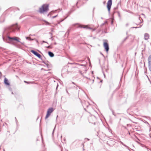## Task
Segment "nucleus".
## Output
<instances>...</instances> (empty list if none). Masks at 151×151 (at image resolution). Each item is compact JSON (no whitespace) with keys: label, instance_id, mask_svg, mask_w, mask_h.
Here are the masks:
<instances>
[{"label":"nucleus","instance_id":"f257e3e1","mask_svg":"<svg viewBox=\"0 0 151 151\" xmlns=\"http://www.w3.org/2000/svg\"><path fill=\"white\" fill-rule=\"evenodd\" d=\"M17 23L13 24L11 26L6 27L4 29V35L3 36V39L4 41L8 42V41L12 42L14 40H16L19 42V41L16 37H11L9 36L10 34L15 31V29L19 30Z\"/></svg>","mask_w":151,"mask_h":151},{"label":"nucleus","instance_id":"f03ea898","mask_svg":"<svg viewBox=\"0 0 151 151\" xmlns=\"http://www.w3.org/2000/svg\"><path fill=\"white\" fill-rule=\"evenodd\" d=\"M49 5L48 4H44L40 8L39 12L40 13H43L44 12H47L48 10Z\"/></svg>","mask_w":151,"mask_h":151},{"label":"nucleus","instance_id":"7ed1b4c3","mask_svg":"<svg viewBox=\"0 0 151 151\" xmlns=\"http://www.w3.org/2000/svg\"><path fill=\"white\" fill-rule=\"evenodd\" d=\"M112 4V0H109L107 3V7L108 12H109Z\"/></svg>","mask_w":151,"mask_h":151},{"label":"nucleus","instance_id":"20e7f679","mask_svg":"<svg viewBox=\"0 0 151 151\" xmlns=\"http://www.w3.org/2000/svg\"><path fill=\"white\" fill-rule=\"evenodd\" d=\"M78 27L81 28H86L87 29H92V31H93L96 30L95 29H92L91 27H89L87 25H79Z\"/></svg>","mask_w":151,"mask_h":151},{"label":"nucleus","instance_id":"39448f33","mask_svg":"<svg viewBox=\"0 0 151 151\" xmlns=\"http://www.w3.org/2000/svg\"><path fill=\"white\" fill-rule=\"evenodd\" d=\"M104 46L106 52H108L109 49V46L108 43L105 42H104Z\"/></svg>","mask_w":151,"mask_h":151},{"label":"nucleus","instance_id":"423d86ee","mask_svg":"<svg viewBox=\"0 0 151 151\" xmlns=\"http://www.w3.org/2000/svg\"><path fill=\"white\" fill-rule=\"evenodd\" d=\"M30 51L31 52H32L33 54L37 56V57H38L40 59L41 58V55L39 53H38L36 51H35L34 50H31Z\"/></svg>","mask_w":151,"mask_h":151},{"label":"nucleus","instance_id":"0eeeda50","mask_svg":"<svg viewBox=\"0 0 151 151\" xmlns=\"http://www.w3.org/2000/svg\"><path fill=\"white\" fill-rule=\"evenodd\" d=\"M107 143L110 146H112L114 144V142L111 140H109L107 141Z\"/></svg>","mask_w":151,"mask_h":151},{"label":"nucleus","instance_id":"6e6552de","mask_svg":"<svg viewBox=\"0 0 151 151\" xmlns=\"http://www.w3.org/2000/svg\"><path fill=\"white\" fill-rule=\"evenodd\" d=\"M5 20V14H3L1 16L0 18V22H3Z\"/></svg>","mask_w":151,"mask_h":151},{"label":"nucleus","instance_id":"1a4fd4ad","mask_svg":"<svg viewBox=\"0 0 151 151\" xmlns=\"http://www.w3.org/2000/svg\"><path fill=\"white\" fill-rule=\"evenodd\" d=\"M4 83L6 85L9 86L10 85L9 82L8 81V80L6 78H5L4 79Z\"/></svg>","mask_w":151,"mask_h":151},{"label":"nucleus","instance_id":"9d476101","mask_svg":"<svg viewBox=\"0 0 151 151\" xmlns=\"http://www.w3.org/2000/svg\"><path fill=\"white\" fill-rule=\"evenodd\" d=\"M149 35L147 33H145L144 35V38L146 40H147L149 39Z\"/></svg>","mask_w":151,"mask_h":151},{"label":"nucleus","instance_id":"9b49d317","mask_svg":"<svg viewBox=\"0 0 151 151\" xmlns=\"http://www.w3.org/2000/svg\"><path fill=\"white\" fill-rule=\"evenodd\" d=\"M53 111V108H49L48 109L47 112L50 114L51 113H52Z\"/></svg>","mask_w":151,"mask_h":151},{"label":"nucleus","instance_id":"f8f14e48","mask_svg":"<svg viewBox=\"0 0 151 151\" xmlns=\"http://www.w3.org/2000/svg\"><path fill=\"white\" fill-rule=\"evenodd\" d=\"M48 54L51 57H52L54 56V54L53 53L49 51L48 52Z\"/></svg>","mask_w":151,"mask_h":151},{"label":"nucleus","instance_id":"ddd939ff","mask_svg":"<svg viewBox=\"0 0 151 151\" xmlns=\"http://www.w3.org/2000/svg\"><path fill=\"white\" fill-rule=\"evenodd\" d=\"M25 38L27 40H33L35 39V38L32 39L30 37H26Z\"/></svg>","mask_w":151,"mask_h":151},{"label":"nucleus","instance_id":"4468645a","mask_svg":"<svg viewBox=\"0 0 151 151\" xmlns=\"http://www.w3.org/2000/svg\"><path fill=\"white\" fill-rule=\"evenodd\" d=\"M70 31V28L68 29V30L65 33V35L66 36L67 35V36H68L69 34Z\"/></svg>","mask_w":151,"mask_h":151},{"label":"nucleus","instance_id":"2eb2a0df","mask_svg":"<svg viewBox=\"0 0 151 151\" xmlns=\"http://www.w3.org/2000/svg\"><path fill=\"white\" fill-rule=\"evenodd\" d=\"M69 64H75V65H80V66H85V65H83V64H78V63H69Z\"/></svg>","mask_w":151,"mask_h":151},{"label":"nucleus","instance_id":"dca6fc26","mask_svg":"<svg viewBox=\"0 0 151 151\" xmlns=\"http://www.w3.org/2000/svg\"><path fill=\"white\" fill-rule=\"evenodd\" d=\"M142 26V25H141L140 24L139 25V26L138 27H132V28H140Z\"/></svg>","mask_w":151,"mask_h":151},{"label":"nucleus","instance_id":"f3484780","mask_svg":"<svg viewBox=\"0 0 151 151\" xmlns=\"http://www.w3.org/2000/svg\"><path fill=\"white\" fill-rule=\"evenodd\" d=\"M50 115V114H49V113L47 112V114L45 116V119H47Z\"/></svg>","mask_w":151,"mask_h":151},{"label":"nucleus","instance_id":"a211bd4d","mask_svg":"<svg viewBox=\"0 0 151 151\" xmlns=\"http://www.w3.org/2000/svg\"><path fill=\"white\" fill-rule=\"evenodd\" d=\"M148 62L151 61V55H150L148 58Z\"/></svg>","mask_w":151,"mask_h":151},{"label":"nucleus","instance_id":"6ab92c4d","mask_svg":"<svg viewBox=\"0 0 151 151\" xmlns=\"http://www.w3.org/2000/svg\"><path fill=\"white\" fill-rule=\"evenodd\" d=\"M24 82L26 83H27V84H30V83H32L31 82H28L26 81H24Z\"/></svg>","mask_w":151,"mask_h":151},{"label":"nucleus","instance_id":"aec40b11","mask_svg":"<svg viewBox=\"0 0 151 151\" xmlns=\"http://www.w3.org/2000/svg\"><path fill=\"white\" fill-rule=\"evenodd\" d=\"M44 21L45 23H46V25H49L50 24V23L49 22H47V21H46V20H44Z\"/></svg>","mask_w":151,"mask_h":151},{"label":"nucleus","instance_id":"412c9836","mask_svg":"<svg viewBox=\"0 0 151 151\" xmlns=\"http://www.w3.org/2000/svg\"><path fill=\"white\" fill-rule=\"evenodd\" d=\"M111 111L112 113V114L114 116H116V115L114 113V111L112 109H111Z\"/></svg>","mask_w":151,"mask_h":151},{"label":"nucleus","instance_id":"4be33fe9","mask_svg":"<svg viewBox=\"0 0 151 151\" xmlns=\"http://www.w3.org/2000/svg\"><path fill=\"white\" fill-rule=\"evenodd\" d=\"M123 145L125 147L128 149H129V147L128 146H127L126 145H125L124 144H123Z\"/></svg>","mask_w":151,"mask_h":151},{"label":"nucleus","instance_id":"5701e85b","mask_svg":"<svg viewBox=\"0 0 151 151\" xmlns=\"http://www.w3.org/2000/svg\"><path fill=\"white\" fill-rule=\"evenodd\" d=\"M43 43H47V42L46 41H41V44H42Z\"/></svg>","mask_w":151,"mask_h":151},{"label":"nucleus","instance_id":"b1692460","mask_svg":"<svg viewBox=\"0 0 151 151\" xmlns=\"http://www.w3.org/2000/svg\"><path fill=\"white\" fill-rule=\"evenodd\" d=\"M46 47L47 48H48V49H50V48H52V47H51V46L50 45H49V46H48L47 47Z\"/></svg>","mask_w":151,"mask_h":151},{"label":"nucleus","instance_id":"393cba45","mask_svg":"<svg viewBox=\"0 0 151 151\" xmlns=\"http://www.w3.org/2000/svg\"><path fill=\"white\" fill-rule=\"evenodd\" d=\"M148 66H149V70L151 71V66L148 65Z\"/></svg>","mask_w":151,"mask_h":151},{"label":"nucleus","instance_id":"a878e982","mask_svg":"<svg viewBox=\"0 0 151 151\" xmlns=\"http://www.w3.org/2000/svg\"><path fill=\"white\" fill-rule=\"evenodd\" d=\"M148 65L151 66V61L148 62Z\"/></svg>","mask_w":151,"mask_h":151},{"label":"nucleus","instance_id":"bb28decb","mask_svg":"<svg viewBox=\"0 0 151 151\" xmlns=\"http://www.w3.org/2000/svg\"><path fill=\"white\" fill-rule=\"evenodd\" d=\"M78 72L81 75H82V72L81 70H79Z\"/></svg>","mask_w":151,"mask_h":151},{"label":"nucleus","instance_id":"cd10ccee","mask_svg":"<svg viewBox=\"0 0 151 151\" xmlns=\"http://www.w3.org/2000/svg\"><path fill=\"white\" fill-rule=\"evenodd\" d=\"M73 69H78L76 67H72Z\"/></svg>","mask_w":151,"mask_h":151},{"label":"nucleus","instance_id":"c85d7f7f","mask_svg":"<svg viewBox=\"0 0 151 151\" xmlns=\"http://www.w3.org/2000/svg\"><path fill=\"white\" fill-rule=\"evenodd\" d=\"M57 16V15L55 16H53V17H52V18L54 19V18L56 17Z\"/></svg>","mask_w":151,"mask_h":151},{"label":"nucleus","instance_id":"c756f323","mask_svg":"<svg viewBox=\"0 0 151 151\" xmlns=\"http://www.w3.org/2000/svg\"><path fill=\"white\" fill-rule=\"evenodd\" d=\"M127 37H126L124 40H123V42H124V41H125L127 39Z\"/></svg>","mask_w":151,"mask_h":151},{"label":"nucleus","instance_id":"7c9ffc66","mask_svg":"<svg viewBox=\"0 0 151 151\" xmlns=\"http://www.w3.org/2000/svg\"><path fill=\"white\" fill-rule=\"evenodd\" d=\"M35 39V40L36 41V42L37 43H38V41L36 39Z\"/></svg>","mask_w":151,"mask_h":151},{"label":"nucleus","instance_id":"2f4dec72","mask_svg":"<svg viewBox=\"0 0 151 151\" xmlns=\"http://www.w3.org/2000/svg\"><path fill=\"white\" fill-rule=\"evenodd\" d=\"M128 25H129V24L128 23H127L126 24V26H127Z\"/></svg>","mask_w":151,"mask_h":151},{"label":"nucleus","instance_id":"473e14b6","mask_svg":"<svg viewBox=\"0 0 151 151\" xmlns=\"http://www.w3.org/2000/svg\"><path fill=\"white\" fill-rule=\"evenodd\" d=\"M86 139L88 141H89V139L88 138H86Z\"/></svg>","mask_w":151,"mask_h":151},{"label":"nucleus","instance_id":"72a5a7b5","mask_svg":"<svg viewBox=\"0 0 151 151\" xmlns=\"http://www.w3.org/2000/svg\"><path fill=\"white\" fill-rule=\"evenodd\" d=\"M106 3V1H104V2H103V3L104 4H105Z\"/></svg>","mask_w":151,"mask_h":151},{"label":"nucleus","instance_id":"f704fd0d","mask_svg":"<svg viewBox=\"0 0 151 151\" xmlns=\"http://www.w3.org/2000/svg\"><path fill=\"white\" fill-rule=\"evenodd\" d=\"M73 24V25L74 26H75L76 24Z\"/></svg>","mask_w":151,"mask_h":151},{"label":"nucleus","instance_id":"c9c22d12","mask_svg":"<svg viewBox=\"0 0 151 151\" xmlns=\"http://www.w3.org/2000/svg\"><path fill=\"white\" fill-rule=\"evenodd\" d=\"M22 44V45H23L24 44V42H21Z\"/></svg>","mask_w":151,"mask_h":151},{"label":"nucleus","instance_id":"e433bc0d","mask_svg":"<svg viewBox=\"0 0 151 151\" xmlns=\"http://www.w3.org/2000/svg\"><path fill=\"white\" fill-rule=\"evenodd\" d=\"M55 129V128H54V130H54ZM53 132H54V131H53L52 134H53Z\"/></svg>","mask_w":151,"mask_h":151},{"label":"nucleus","instance_id":"4c0bfd02","mask_svg":"<svg viewBox=\"0 0 151 151\" xmlns=\"http://www.w3.org/2000/svg\"><path fill=\"white\" fill-rule=\"evenodd\" d=\"M121 144H122V145H123V144H124L123 142H122Z\"/></svg>","mask_w":151,"mask_h":151},{"label":"nucleus","instance_id":"58836bf2","mask_svg":"<svg viewBox=\"0 0 151 151\" xmlns=\"http://www.w3.org/2000/svg\"><path fill=\"white\" fill-rule=\"evenodd\" d=\"M121 144H122V145H123V144H124L123 142H122Z\"/></svg>","mask_w":151,"mask_h":151},{"label":"nucleus","instance_id":"ea45409f","mask_svg":"<svg viewBox=\"0 0 151 151\" xmlns=\"http://www.w3.org/2000/svg\"><path fill=\"white\" fill-rule=\"evenodd\" d=\"M17 10H19V9L18 8H17Z\"/></svg>","mask_w":151,"mask_h":151},{"label":"nucleus","instance_id":"a19ab883","mask_svg":"<svg viewBox=\"0 0 151 151\" xmlns=\"http://www.w3.org/2000/svg\"><path fill=\"white\" fill-rule=\"evenodd\" d=\"M101 54L102 55H103V56H104V55L102 54V53H101Z\"/></svg>","mask_w":151,"mask_h":151},{"label":"nucleus","instance_id":"79ce46f5","mask_svg":"<svg viewBox=\"0 0 151 151\" xmlns=\"http://www.w3.org/2000/svg\"><path fill=\"white\" fill-rule=\"evenodd\" d=\"M72 83L74 84H75V83L74 82H73Z\"/></svg>","mask_w":151,"mask_h":151},{"label":"nucleus","instance_id":"37998d69","mask_svg":"<svg viewBox=\"0 0 151 151\" xmlns=\"http://www.w3.org/2000/svg\"><path fill=\"white\" fill-rule=\"evenodd\" d=\"M140 17H139V20H140Z\"/></svg>","mask_w":151,"mask_h":151},{"label":"nucleus","instance_id":"c03bdc74","mask_svg":"<svg viewBox=\"0 0 151 151\" xmlns=\"http://www.w3.org/2000/svg\"><path fill=\"white\" fill-rule=\"evenodd\" d=\"M29 36H32V35H29Z\"/></svg>","mask_w":151,"mask_h":151},{"label":"nucleus","instance_id":"a18cd8bd","mask_svg":"<svg viewBox=\"0 0 151 151\" xmlns=\"http://www.w3.org/2000/svg\"><path fill=\"white\" fill-rule=\"evenodd\" d=\"M50 14H48V16Z\"/></svg>","mask_w":151,"mask_h":151},{"label":"nucleus","instance_id":"49530a36","mask_svg":"<svg viewBox=\"0 0 151 151\" xmlns=\"http://www.w3.org/2000/svg\"><path fill=\"white\" fill-rule=\"evenodd\" d=\"M136 24V25H138V24Z\"/></svg>","mask_w":151,"mask_h":151},{"label":"nucleus","instance_id":"de8ad7c7","mask_svg":"<svg viewBox=\"0 0 151 151\" xmlns=\"http://www.w3.org/2000/svg\"><path fill=\"white\" fill-rule=\"evenodd\" d=\"M62 136L61 135V138H62Z\"/></svg>","mask_w":151,"mask_h":151},{"label":"nucleus","instance_id":"09e8293b","mask_svg":"<svg viewBox=\"0 0 151 151\" xmlns=\"http://www.w3.org/2000/svg\"><path fill=\"white\" fill-rule=\"evenodd\" d=\"M104 24V23L102 24V25H103Z\"/></svg>","mask_w":151,"mask_h":151},{"label":"nucleus","instance_id":"8fccbe9b","mask_svg":"<svg viewBox=\"0 0 151 151\" xmlns=\"http://www.w3.org/2000/svg\"><path fill=\"white\" fill-rule=\"evenodd\" d=\"M63 21V20H62V21H61V22Z\"/></svg>","mask_w":151,"mask_h":151},{"label":"nucleus","instance_id":"3c124183","mask_svg":"<svg viewBox=\"0 0 151 151\" xmlns=\"http://www.w3.org/2000/svg\"><path fill=\"white\" fill-rule=\"evenodd\" d=\"M0 74H1V73L0 72Z\"/></svg>","mask_w":151,"mask_h":151},{"label":"nucleus","instance_id":"603ef678","mask_svg":"<svg viewBox=\"0 0 151 151\" xmlns=\"http://www.w3.org/2000/svg\"><path fill=\"white\" fill-rule=\"evenodd\" d=\"M15 119H16V117H15Z\"/></svg>","mask_w":151,"mask_h":151},{"label":"nucleus","instance_id":"864d4df0","mask_svg":"<svg viewBox=\"0 0 151 151\" xmlns=\"http://www.w3.org/2000/svg\"><path fill=\"white\" fill-rule=\"evenodd\" d=\"M49 33L52 34L50 32Z\"/></svg>","mask_w":151,"mask_h":151},{"label":"nucleus","instance_id":"5fc2aeb1","mask_svg":"<svg viewBox=\"0 0 151 151\" xmlns=\"http://www.w3.org/2000/svg\"><path fill=\"white\" fill-rule=\"evenodd\" d=\"M146 123H148L147 122H146Z\"/></svg>","mask_w":151,"mask_h":151},{"label":"nucleus","instance_id":"6e6d98bb","mask_svg":"<svg viewBox=\"0 0 151 151\" xmlns=\"http://www.w3.org/2000/svg\"><path fill=\"white\" fill-rule=\"evenodd\" d=\"M67 93H68V91H67Z\"/></svg>","mask_w":151,"mask_h":151},{"label":"nucleus","instance_id":"4d7b16f0","mask_svg":"<svg viewBox=\"0 0 151 151\" xmlns=\"http://www.w3.org/2000/svg\"><path fill=\"white\" fill-rule=\"evenodd\" d=\"M86 1H88V0H86Z\"/></svg>","mask_w":151,"mask_h":151},{"label":"nucleus","instance_id":"13d9d810","mask_svg":"<svg viewBox=\"0 0 151 151\" xmlns=\"http://www.w3.org/2000/svg\"><path fill=\"white\" fill-rule=\"evenodd\" d=\"M0 48H1V47H0Z\"/></svg>","mask_w":151,"mask_h":151}]
</instances>
